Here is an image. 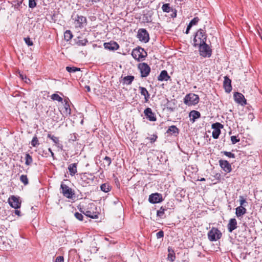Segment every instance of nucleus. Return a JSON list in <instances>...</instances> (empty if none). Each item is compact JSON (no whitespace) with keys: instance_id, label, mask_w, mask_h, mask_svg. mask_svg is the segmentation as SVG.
Listing matches in <instances>:
<instances>
[{"instance_id":"20e7f679","label":"nucleus","mask_w":262,"mask_h":262,"mask_svg":"<svg viewBox=\"0 0 262 262\" xmlns=\"http://www.w3.org/2000/svg\"><path fill=\"white\" fill-rule=\"evenodd\" d=\"M222 235L217 228L213 227L208 233V238L211 242L216 241L221 238Z\"/></svg>"},{"instance_id":"72a5a7b5","label":"nucleus","mask_w":262,"mask_h":262,"mask_svg":"<svg viewBox=\"0 0 262 262\" xmlns=\"http://www.w3.org/2000/svg\"><path fill=\"white\" fill-rule=\"evenodd\" d=\"M166 108L170 112H173L176 110V106H174V104L173 103L169 102L167 103Z\"/></svg>"},{"instance_id":"c85d7f7f","label":"nucleus","mask_w":262,"mask_h":262,"mask_svg":"<svg viewBox=\"0 0 262 262\" xmlns=\"http://www.w3.org/2000/svg\"><path fill=\"white\" fill-rule=\"evenodd\" d=\"M239 201L240 204L239 206H242V207H245L248 204L247 202L243 196H239Z\"/></svg>"},{"instance_id":"b1692460","label":"nucleus","mask_w":262,"mask_h":262,"mask_svg":"<svg viewBox=\"0 0 262 262\" xmlns=\"http://www.w3.org/2000/svg\"><path fill=\"white\" fill-rule=\"evenodd\" d=\"M68 169L69 170L70 174L72 176H74L77 172V164H71L68 166Z\"/></svg>"},{"instance_id":"3c124183","label":"nucleus","mask_w":262,"mask_h":262,"mask_svg":"<svg viewBox=\"0 0 262 262\" xmlns=\"http://www.w3.org/2000/svg\"><path fill=\"white\" fill-rule=\"evenodd\" d=\"M157 138V136L154 135L152 137L149 138V139L150 140L151 143L154 142ZM148 139V138H147Z\"/></svg>"},{"instance_id":"423d86ee","label":"nucleus","mask_w":262,"mask_h":262,"mask_svg":"<svg viewBox=\"0 0 262 262\" xmlns=\"http://www.w3.org/2000/svg\"><path fill=\"white\" fill-rule=\"evenodd\" d=\"M138 68L140 70L141 77H146L149 74L150 68L146 63H140Z\"/></svg>"},{"instance_id":"f03ea898","label":"nucleus","mask_w":262,"mask_h":262,"mask_svg":"<svg viewBox=\"0 0 262 262\" xmlns=\"http://www.w3.org/2000/svg\"><path fill=\"white\" fill-rule=\"evenodd\" d=\"M147 55V53L145 51L144 49L141 47H138L133 49L132 52L133 57L138 61L143 60Z\"/></svg>"},{"instance_id":"9b49d317","label":"nucleus","mask_w":262,"mask_h":262,"mask_svg":"<svg viewBox=\"0 0 262 262\" xmlns=\"http://www.w3.org/2000/svg\"><path fill=\"white\" fill-rule=\"evenodd\" d=\"M234 98L236 102L244 106L246 104V100L244 96L241 93L235 92L234 94Z\"/></svg>"},{"instance_id":"6e6552de","label":"nucleus","mask_w":262,"mask_h":262,"mask_svg":"<svg viewBox=\"0 0 262 262\" xmlns=\"http://www.w3.org/2000/svg\"><path fill=\"white\" fill-rule=\"evenodd\" d=\"M137 37L141 41L145 43L148 42L149 39L148 33L145 29H140L139 30Z\"/></svg>"},{"instance_id":"9d476101","label":"nucleus","mask_w":262,"mask_h":262,"mask_svg":"<svg viewBox=\"0 0 262 262\" xmlns=\"http://www.w3.org/2000/svg\"><path fill=\"white\" fill-rule=\"evenodd\" d=\"M8 203L12 207L15 209L19 208L21 206V201H19V198L14 195H12L9 198Z\"/></svg>"},{"instance_id":"09e8293b","label":"nucleus","mask_w":262,"mask_h":262,"mask_svg":"<svg viewBox=\"0 0 262 262\" xmlns=\"http://www.w3.org/2000/svg\"><path fill=\"white\" fill-rule=\"evenodd\" d=\"M157 238H161L164 236V232L162 230L159 231L156 234Z\"/></svg>"},{"instance_id":"412c9836","label":"nucleus","mask_w":262,"mask_h":262,"mask_svg":"<svg viewBox=\"0 0 262 262\" xmlns=\"http://www.w3.org/2000/svg\"><path fill=\"white\" fill-rule=\"evenodd\" d=\"M139 89L140 90L141 94L144 96L145 102H147L150 97L148 92L146 88L142 86H139Z\"/></svg>"},{"instance_id":"1a4fd4ad","label":"nucleus","mask_w":262,"mask_h":262,"mask_svg":"<svg viewBox=\"0 0 262 262\" xmlns=\"http://www.w3.org/2000/svg\"><path fill=\"white\" fill-rule=\"evenodd\" d=\"M223 125L220 123L216 122L212 124V128L213 129L212 132V137L214 139H217L221 134V128Z\"/></svg>"},{"instance_id":"c9c22d12","label":"nucleus","mask_w":262,"mask_h":262,"mask_svg":"<svg viewBox=\"0 0 262 262\" xmlns=\"http://www.w3.org/2000/svg\"><path fill=\"white\" fill-rule=\"evenodd\" d=\"M165 210L166 209L165 208L161 207L160 209L157 211V215L161 218H163V215Z\"/></svg>"},{"instance_id":"393cba45","label":"nucleus","mask_w":262,"mask_h":262,"mask_svg":"<svg viewBox=\"0 0 262 262\" xmlns=\"http://www.w3.org/2000/svg\"><path fill=\"white\" fill-rule=\"evenodd\" d=\"M134 79V76L128 75L127 76L124 77L123 78V81L124 84H126L127 85H129L132 83Z\"/></svg>"},{"instance_id":"8fccbe9b","label":"nucleus","mask_w":262,"mask_h":262,"mask_svg":"<svg viewBox=\"0 0 262 262\" xmlns=\"http://www.w3.org/2000/svg\"><path fill=\"white\" fill-rule=\"evenodd\" d=\"M64 258L62 256H59L55 259V262H63Z\"/></svg>"},{"instance_id":"f8f14e48","label":"nucleus","mask_w":262,"mask_h":262,"mask_svg":"<svg viewBox=\"0 0 262 262\" xmlns=\"http://www.w3.org/2000/svg\"><path fill=\"white\" fill-rule=\"evenodd\" d=\"M148 200L150 203L155 204L162 202L163 198L162 194L156 193L150 194Z\"/></svg>"},{"instance_id":"5fc2aeb1","label":"nucleus","mask_w":262,"mask_h":262,"mask_svg":"<svg viewBox=\"0 0 262 262\" xmlns=\"http://www.w3.org/2000/svg\"><path fill=\"white\" fill-rule=\"evenodd\" d=\"M191 27L190 26H189V25L187 26V29H186V32H185L186 34H188L189 33V30L191 29Z\"/></svg>"},{"instance_id":"864d4df0","label":"nucleus","mask_w":262,"mask_h":262,"mask_svg":"<svg viewBox=\"0 0 262 262\" xmlns=\"http://www.w3.org/2000/svg\"><path fill=\"white\" fill-rule=\"evenodd\" d=\"M15 214L19 216H21V213H20V211L19 210H15Z\"/></svg>"},{"instance_id":"a18cd8bd","label":"nucleus","mask_w":262,"mask_h":262,"mask_svg":"<svg viewBox=\"0 0 262 262\" xmlns=\"http://www.w3.org/2000/svg\"><path fill=\"white\" fill-rule=\"evenodd\" d=\"M231 141L232 143L234 144L239 141V139L237 138V137L235 136H232L231 137Z\"/></svg>"},{"instance_id":"dca6fc26","label":"nucleus","mask_w":262,"mask_h":262,"mask_svg":"<svg viewBox=\"0 0 262 262\" xmlns=\"http://www.w3.org/2000/svg\"><path fill=\"white\" fill-rule=\"evenodd\" d=\"M144 113L145 115L146 116V118L150 121H155L156 120V117L155 116V114L152 113V110L150 108H146L144 111Z\"/></svg>"},{"instance_id":"4468645a","label":"nucleus","mask_w":262,"mask_h":262,"mask_svg":"<svg viewBox=\"0 0 262 262\" xmlns=\"http://www.w3.org/2000/svg\"><path fill=\"white\" fill-rule=\"evenodd\" d=\"M103 46L105 49L110 51L117 50L119 47V45L115 41L105 42L104 43Z\"/></svg>"},{"instance_id":"7c9ffc66","label":"nucleus","mask_w":262,"mask_h":262,"mask_svg":"<svg viewBox=\"0 0 262 262\" xmlns=\"http://www.w3.org/2000/svg\"><path fill=\"white\" fill-rule=\"evenodd\" d=\"M25 160V164L27 165H30L33 161L32 157L29 154H26Z\"/></svg>"},{"instance_id":"e433bc0d","label":"nucleus","mask_w":262,"mask_h":262,"mask_svg":"<svg viewBox=\"0 0 262 262\" xmlns=\"http://www.w3.org/2000/svg\"><path fill=\"white\" fill-rule=\"evenodd\" d=\"M20 181L25 185L28 184V179L27 175H21L20 177Z\"/></svg>"},{"instance_id":"58836bf2","label":"nucleus","mask_w":262,"mask_h":262,"mask_svg":"<svg viewBox=\"0 0 262 262\" xmlns=\"http://www.w3.org/2000/svg\"><path fill=\"white\" fill-rule=\"evenodd\" d=\"M31 145L33 147H36L37 145H39V142L38 139L36 136H34L31 141Z\"/></svg>"},{"instance_id":"603ef678","label":"nucleus","mask_w":262,"mask_h":262,"mask_svg":"<svg viewBox=\"0 0 262 262\" xmlns=\"http://www.w3.org/2000/svg\"><path fill=\"white\" fill-rule=\"evenodd\" d=\"M20 77L21 78V79H23V80H24V79H25V81L26 83H28V81H30V79H28V78H27L26 77V76H25V78H24V76H23V75L22 74H20Z\"/></svg>"},{"instance_id":"c756f323","label":"nucleus","mask_w":262,"mask_h":262,"mask_svg":"<svg viewBox=\"0 0 262 262\" xmlns=\"http://www.w3.org/2000/svg\"><path fill=\"white\" fill-rule=\"evenodd\" d=\"M48 137L50 138L56 144H57L58 147H59V145H58L59 141L58 137H55L50 134L48 135Z\"/></svg>"},{"instance_id":"f3484780","label":"nucleus","mask_w":262,"mask_h":262,"mask_svg":"<svg viewBox=\"0 0 262 262\" xmlns=\"http://www.w3.org/2000/svg\"><path fill=\"white\" fill-rule=\"evenodd\" d=\"M231 80L227 77H224V87L225 91L230 93L232 90Z\"/></svg>"},{"instance_id":"bf43d9fd","label":"nucleus","mask_w":262,"mask_h":262,"mask_svg":"<svg viewBox=\"0 0 262 262\" xmlns=\"http://www.w3.org/2000/svg\"><path fill=\"white\" fill-rule=\"evenodd\" d=\"M205 180V179L204 178H202L201 181H204Z\"/></svg>"},{"instance_id":"39448f33","label":"nucleus","mask_w":262,"mask_h":262,"mask_svg":"<svg viewBox=\"0 0 262 262\" xmlns=\"http://www.w3.org/2000/svg\"><path fill=\"white\" fill-rule=\"evenodd\" d=\"M200 55L204 57H210L212 51L209 46L206 42L198 46Z\"/></svg>"},{"instance_id":"79ce46f5","label":"nucleus","mask_w":262,"mask_h":262,"mask_svg":"<svg viewBox=\"0 0 262 262\" xmlns=\"http://www.w3.org/2000/svg\"><path fill=\"white\" fill-rule=\"evenodd\" d=\"M88 42V40L86 39H79L77 41V44L79 46H85Z\"/></svg>"},{"instance_id":"7ed1b4c3","label":"nucleus","mask_w":262,"mask_h":262,"mask_svg":"<svg viewBox=\"0 0 262 262\" xmlns=\"http://www.w3.org/2000/svg\"><path fill=\"white\" fill-rule=\"evenodd\" d=\"M199 101V97L198 95L190 93L187 95L184 99V103L188 105H195Z\"/></svg>"},{"instance_id":"5701e85b","label":"nucleus","mask_w":262,"mask_h":262,"mask_svg":"<svg viewBox=\"0 0 262 262\" xmlns=\"http://www.w3.org/2000/svg\"><path fill=\"white\" fill-rule=\"evenodd\" d=\"M166 133L170 135H176L179 133V129L175 125H172L168 128Z\"/></svg>"},{"instance_id":"4c0bfd02","label":"nucleus","mask_w":262,"mask_h":262,"mask_svg":"<svg viewBox=\"0 0 262 262\" xmlns=\"http://www.w3.org/2000/svg\"><path fill=\"white\" fill-rule=\"evenodd\" d=\"M162 10L164 12H169L170 10V7L169 4H165L162 7Z\"/></svg>"},{"instance_id":"f257e3e1","label":"nucleus","mask_w":262,"mask_h":262,"mask_svg":"<svg viewBox=\"0 0 262 262\" xmlns=\"http://www.w3.org/2000/svg\"><path fill=\"white\" fill-rule=\"evenodd\" d=\"M207 39V35L205 31L202 29H200L195 34L193 39L194 46H197L206 42Z\"/></svg>"},{"instance_id":"c03bdc74","label":"nucleus","mask_w":262,"mask_h":262,"mask_svg":"<svg viewBox=\"0 0 262 262\" xmlns=\"http://www.w3.org/2000/svg\"><path fill=\"white\" fill-rule=\"evenodd\" d=\"M24 40L25 41V43L28 46H31L33 45L32 41L31 40L30 38H29V37L24 38Z\"/></svg>"},{"instance_id":"ea45409f","label":"nucleus","mask_w":262,"mask_h":262,"mask_svg":"<svg viewBox=\"0 0 262 262\" xmlns=\"http://www.w3.org/2000/svg\"><path fill=\"white\" fill-rule=\"evenodd\" d=\"M199 21V18L198 17H195L190 21L188 25L192 27V26L195 25L198 23Z\"/></svg>"},{"instance_id":"2eb2a0df","label":"nucleus","mask_w":262,"mask_h":262,"mask_svg":"<svg viewBox=\"0 0 262 262\" xmlns=\"http://www.w3.org/2000/svg\"><path fill=\"white\" fill-rule=\"evenodd\" d=\"M219 164L221 168L226 172H230L231 170V166L227 160H220Z\"/></svg>"},{"instance_id":"052dcab7","label":"nucleus","mask_w":262,"mask_h":262,"mask_svg":"<svg viewBox=\"0 0 262 262\" xmlns=\"http://www.w3.org/2000/svg\"><path fill=\"white\" fill-rule=\"evenodd\" d=\"M68 107H66V109L67 111L68 110Z\"/></svg>"},{"instance_id":"6ab92c4d","label":"nucleus","mask_w":262,"mask_h":262,"mask_svg":"<svg viewBox=\"0 0 262 262\" xmlns=\"http://www.w3.org/2000/svg\"><path fill=\"white\" fill-rule=\"evenodd\" d=\"M170 78V77L168 75L167 72L165 70H163L160 73V75L158 77V80L159 81H167Z\"/></svg>"},{"instance_id":"a19ab883","label":"nucleus","mask_w":262,"mask_h":262,"mask_svg":"<svg viewBox=\"0 0 262 262\" xmlns=\"http://www.w3.org/2000/svg\"><path fill=\"white\" fill-rule=\"evenodd\" d=\"M222 153H223L224 155L226 156L227 157H228L229 158H235L234 154L231 153V152L224 151H222Z\"/></svg>"},{"instance_id":"de8ad7c7","label":"nucleus","mask_w":262,"mask_h":262,"mask_svg":"<svg viewBox=\"0 0 262 262\" xmlns=\"http://www.w3.org/2000/svg\"><path fill=\"white\" fill-rule=\"evenodd\" d=\"M74 215H75V217L77 219H78V220L82 221L83 216L81 213H79V212H76L74 214Z\"/></svg>"},{"instance_id":"f704fd0d","label":"nucleus","mask_w":262,"mask_h":262,"mask_svg":"<svg viewBox=\"0 0 262 262\" xmlns=\"http://www.w3.org/2000/svg\"><path fill=\"white\" fill-rule=\"evenodd\" d=\"M51 98L53 100H56L58 102H62V98L57 94H53L51 95Z\"/></svg>"},{"instance_id":"bb28decb","label":"nucleus","mask_w":262,"mask_h":262,"mask_svg":"<svg viewBox=\"0 0 262 262\" xmlns=\"http://www.w3.org/2000/svg\"><path fill=\"white\" fill-rule=\"evenodd\" d=\"M168 250L169 252V254H168V259L172 262L176 258L175 253L173 250H171V252H170L169 248H168Z\"/></svg>"},{"instance_id":"13d9d810","label":"nucleus","mask_w":262,"mask_h":262,"mask_svg":"<svg viewBox=\"0 0 262 262\" xmlns=\"http://www.w3.org/2000/svg\"><path fill=\"white\" fill-rule=\"evenodd\" d=\"M85 88H86L87 91H88V92L90 91V86H86Z\"/></svg>"},{"instance_id":"49530a36","label":"nucleus","mask_w":262,"mask_h":262,"mask_svg":"<svg viewBox=\"0 0 262 262\" xmlns=\"http://www.w3.org/2000/svg\"><path fill=\"white\" fill-rule=\"evenodd\" d=\"M36 6L35 0H29V7L30 8H34Z\"/></svg>"},{"instance_id":"cd10ccee","label":"nucleus","mask_w":262,"mask_h":262,"mask_svg":"<svg viewBox=\"0 0 262 262\" xmlns=\"http://www.w3.org/2000/svg\"><path fill=\"white\" fill-rule=\"evenodd\" d=\"M73 37V35L71 31L67 30L64 33V37L65 40L69 41Z\"/></svg>"},{"instance_id":"aec40b11","label":"nucleus","mask_w":262,"mask_h":262,"mask_svg":"<svg viewBox=\"0 0 262 262\" xmlns=\"http://www.w3.org/2000/svg\"><path fill=\"white\" fill-rule=\"evenodd\" d=\"M235 214L237 217H242L247 212V209L245 207L238 206L236 209Z\"/></svg>"},{"instance_id":"ddd939ff","label":"nucleus","mask_w":262,"mask_h":262,"mask_svg":"<svg viewBox=\"0 0 262 262\" xmlns=\"http://www.w3.org/2000/svg\"><path fill=\"white\" fill-rule=\"evenodd\" d=\"M75 21L76 23L77 27L80 28L83 27L84 25L86 24V18L81 15H77L74 18Z\"/></svg>"},{"instance_id":"4be33fe9","label":"nucleus","mask_w":262,"mask_h":262,"mask_svg":"<svg viewBox=\"0 0 262 262\" xmlns=\"http://www.w3.org/2000/svg\"><path fill=\"white\" fill-rule=\"evenodd\" d=\"M189 117L190 118V120H192V121L194 122L195 119L199 118L201 117V114L199 112L193 110L190 112Z\"/></svg>"},{"instance_id":"4d7b16f0","label":"nucleus","mask_w":262,"mask_h":262,"mask_svg":"<svg viewBox=\"0 0 262 262\" xmlns=\"http://www.w3.org/2000/svg\"><path fill=\"white\" fill-rule=\"evenodd\" d=\"M89 1H91L92 2H95V3L98 2L99 1V0H89Z\"/></svg>"},{"instance_id":"6e6d98bb","label":"nucleus","mask_w":262,"mask_h":262,"mask_svg":"<svg viewBox=\"0 0 262 262\" xmlns=\"http://www.w3.org/2000/svg\"><path fill=\"white\" fill-rule=\"evenodd\" d=\"M49 151L50 152L51 154V156L53 157H54V153L52 151L51 149L50 148H49L48 149Z\"/></svg>"},{"instance_id":"a878e982","label":"nucleus","mask_w":262,"mask_h":262,"mask_svg":"<svg viewBox=\"0 0 262 262\" xmlns=\"http://www.w3.org/2000/svg\"><path fill=\"white\" fill-rule=\"evenodd\" d=\"M82 212L81 210H80ZM82 212L87 216L91 217L92 219H97L98 218V215L94 212H92L89 210H86L85 212L82 211Z\"/></svg>"},{"instance_id":"2f4dec72","label":"nucleus","mask_w":262,"mask_h":262,"mask_svg":"<svg viewBox=\"0 0 262 262\" xmlns=\"http://www.w3.org/2000/svg\"><path fill=\"white\" fill-rule=\"evenodd\" d=\"M66 70L69 73H75L77 71H79L80 69L75 67H67Z\"/></svg>"},{"instance_id":"0eeeda50","label":"nucleus","mask_w":262,"mask_h":262,"mask_svg":"<svg viewBox=\"0 0 262 262\" xmlns=\"http://www.w3.org/2000/svg\"><path fill=\"white\" fill-rule=\"evenodd\" d=\"M61 192L63 195L68 199H72L74 195V192L72 189L66 184L62 183L60 185Z\"/></svg>"},{"instance_id":"473e14b6","label":"nucleus","mask_w":262,"mask_h":262,"mask_svg":"<svg viewBox=\"0 0 262 262\" xmlns=\"http://www.w3.org/2000/svg\"><path fill=\"white\" fill-rule=\"evenodd\" d=\"M101 190L104 192H108L110 191V188L108 184L104 183L100 186Z\"/></svg>"},{"instance_id":"a211bd4d","label":"nucleus","mask_w":262,"mask_h":262,"mask_svg":"<svg viewBox=\"0 0 262 262\" xmlns=\"http://www.w3.org/2000/svg\"><path fill=\"white\" fill-rule=\"evenodd\" d=\"M228 230L229 232H232L237 228V222L235 219H231L228 224Z\"/></svg>"},{"instance_id":"37998d69","label":"nucleus","mask_w":262,"mask_h":262,"mask_svg":"<svg viewBox=\"0 0 262 262\" xmlns=\"http://www.w3.org/2000/svg\"><path fill=\"white\" fill-rule=\"evenodd\" d=\"M104 163L106 164L107 166H109L112 162L111 158L107 156H105L104 158Z\"/></svg>"}]
</instances>
